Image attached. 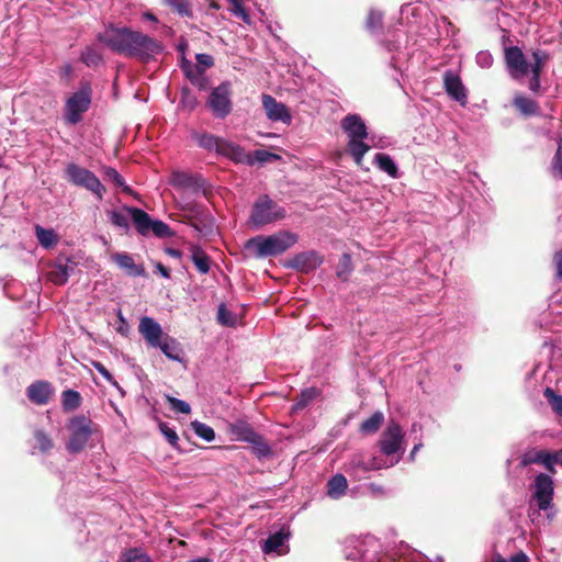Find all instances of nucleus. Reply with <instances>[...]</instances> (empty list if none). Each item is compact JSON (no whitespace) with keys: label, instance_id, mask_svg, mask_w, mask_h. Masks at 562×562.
Returning a JSON list of instances; mask_svg holds the SVG:
<instances>
[{"label":"nucleus","instance_id":"c756f323","mask_svg":"<svg viewBox=\"0 0 562 562\" xmlns=\"http://www.w3.org/2000/svg\"><path fill=\"white\" fill-rule=\"evenodd\" d=\"M364 138L349 139L348 151L357 166H361L364 155L370 150V146L363 142Z\"/></svg>","mask_w":562,"mask_h":562},{"label":"nucleus","instance_id":"09e8293b","mask_svg":"<svg viewBox=\"0 0 562 562\" xmlns=\"http://www.w3.org/2000/svg\"><path fill=\"white\" fill-rule=\"evenodd\" d=\"M150 231L153 232V234L156 237H159V238H166V237H170L172 235L170 227L165 222L159 221V220H156V221L153 220Z\"/></svg>","mask_w":562,"mask_h":562},{"label":"nucleus","instance_id":"f8f14e48","mask_svg":"<svg viewBox=\"0 0 562 562\" xmlns=\"http://www.w3.org/2000/svg\"><path fill=\"white\" fill-rule=\"evenodd\" d=\"M506 68L514 79H520L529 71V64L518 46L506 47L504 50Z\"/></svg>","mask_w":562,"mask_h":562},{"label":"nucleus","instance_id":"cd10ccee","mask_svg":"<svg viewBox=\"0 0 562 562\" xmlns=\"http://www.w3.org/2000/svg\"><path fill=\"white\" fill-rule=\"evenodd\" d=\"M155 348H159L162 353L170 360L179 362L182 360L179 342L168 335H165V337L160 340V346H156Z\"/></svg>","mask_w":562,"mask_h":562},{"label":"nucleus","instance_id":"a18cd8bd","mask_svg":"<svg viewBox=\"0 0 562 562\" xmlns=\"http://www.w3.org/2000/svg\"><path fill=\"white\" fill-rule=\"evenodd\" d=\"M543 394L553 412L562 416V395L557 394L551 387H547Z\"/></svg>","mask_w":562,"mask_h":562},{"label":"nucleus","instance_id":"e2e57ef3","mask_svg":"<svg viewBox=\"0 0 562 562\" xmlns=\"http://www.w3.org/2000/svg\"><path fill=\"white\" fill-rule=\"evenodd\" d=\"M555 276L558 279H562V249L557 251L554 255Z\"/></svg>","mask_w":562,"mask_h":562},{"label":"nucleus","instance_id":"f03ea898","mask_svg":"<svg viewBox=\"0 0 562 562\" xmlns=\"http://www.w3.org/2000/svg\"><path fill=\"white\" fill-rule=\"evenodd\" d=\"M345 557L359 562H429L418 552H409L395 559L394 555L384 553L380 540L371 535L347 540Z\"/></svg>","mask_w":562,"mask_h":562},{"label":"nucleus","instance_id":"6e6d98bb","mask_svg":"<svg viewBox=\"0 0 562 562\" xmlns=\"http://www.w3.org/2000/svg\"><path fill=\"white\" fill-rule=\"evenodd\" d=\"M198 63V71L202 74L206 68H210L214 65V59L211 55L200 53L195 56Z\"/></svg>","mask_w":562,"mask_h":562},{"label":"nucleus","instance_id":"338daca9","mask_svg":"<svg viewBox=\"0 0 562 562\" xmlns=\"http://www.w3.org/2000/svg\"><path fill=\"white\" fill-rule=\"evenodd\" d=\"M510 562H530L526 553L519 552L510 558Z\"/></svg>","mask_w":562,"mask_h":562},{"label":"nucleus","instance_id":"dca6fc26","mask_svg":"<svg viewBox=\"0 0 562 562\" xmlns=\"http://www.w3.org/2000/svg\"><path fill=\"white\" fill-rule=\"evenodd\" d=\"M323 262L322 257L314 250L304 251L295 255L288 263V267L302 272H308L316 269Z\"/></svg>","mask_w":562,"mask_h":562},{"label":"nucleus","instance_id":"a19ab883","mask_svg":"<svg viewBox=\"0 0 562 562\" xmlns=\"http://www.w3.org/2000/svg\"><path fill=\"white\" fill-rule=\"evenodd\" d=\"M196 142L199 146L207 149V150H215L218 154V148L221 143L224 142V139L215 137L211 134L204 133L196 137Z\"/></svg>","mask_w":562,"mask_h":562},{"label":"nucleus","instance_id":"7ed1b4c3","mask_svg":"<svg viewBox=\"0 0 562 562\" xmlns=\"http://www.w3.org/2000/svg\"><path fill=\"white\" fill-rule=\"evenodd\" d=\"M297 243V235L281 231L269 236H256L247 240L245 247L252 250L258 258L274 257L291 248Z\"/></svg>","mask_w":562,"mask_h":562},{"label":"nucleus","instance_id":"412c9836","mask_svg":"<svg viewBox=\"0 0 562 562\" xmlns=\"http://www.w3.org/2000/svg\"><path fill=\"white\" fill-rule=\"evenodd\" d=\"M533 463L542 464L550 472H554V462L550 452L543 450L530 451L521 457L520 465L522 468Z\"/></svg>","mask_w":562,"mask_h":562},{"label":"nucleus","instance_id":"603ef678","mask_svg":"<svg viewBox=\"0 0 562 562\" xmlns=\"http://www.w3.org/2000/svg\"><path fill=\"white\" fill-rule=\"evenodd\" d=\"M233 5L232 12L235 16L241 19L245 23H250V16L244 8L243 0H228Z\"/></svg>","mask_w":562,"mask_h":562},{"label":"nucleus","instance_id":"2eb2a0df","mask_svg":"<svg viewBox=\"0 0 562 562\" xmlns=\"http://www.w3.org/2000/svg\"><path fill=\"white\" fill-rule=\"evenodd\" d=\"M138 331L150 347L160 346V340L165 337L162 328L153 317L144 316L138 324Z\"/></svg>","mask_w":562,"mask_h":562},{"label":"nucleus","instance_id":"8fccbe9b","mask_svg":"<svg viewBox=\"0 0 562 562\" xmlns=\"http://www.w3.org/2000/svg\"><path fill=\"white\" fill-rule=\"evenodd\" d=\"M165 2L180 15L190 16L192 14L188 0H165Z\"/></svg>","mask_w":562,"mask_h":562},{"label":"nucleus","instance_id":"4be33fe9","mask_svg":"<svg viewBox=\"0 0 562 562\" xmlns=\"http://www.w3.org/2000/svg\"><path fill=\"white\" fill-rule=\"evenodd\" d=\"M124 211L131 215L133 223L140 235L146 236L150 232L153 220L145 211L134 206H125Z\"/></svg>","mask_w":562,"mask_h":562},{"label":"nucleus","instance_id":"de8ad7c7","mask_svg":"<svg viewBox=\"0 0 562 562\" xmlns=\"http://www.w3.org/2000/svg\"><path fill=\"white\" fill-rule=\"evenodd\" d=\"M165 397L173 412L181 414H189L191 412V407L186 401L179 400L171 395H165Z\"/></svg>","mask_w":562,"mask_h":562},{"label":"nucleus","instance_id":"4468645a","mask_svg":"<svg viewBox=\"0 0 562 562\" xmlns=\"http://www.w3.org/2000/svg\"><path fill=\"white\" fill-rule=\"evenodd\" d=\"M443 86L447 94L458 101L461 105L468 102L467 89L463 86L461 78L452 70H447L443 74Z\"/></svg>","mask_w":562,"mask_h":562},{"label":"nucleus","instance_id":"6ab92c4d","mask_svg":"<svg viewBox=\"0 0 562 562\" xmlns=\"http://www.w3.org/2000/svg\"><path fill=\"white\" fill-rule=\"evenodd\" d=\"M341 128L349 139L367 138L368 131L364 121L358 114H348L341 121Z\"/></svg>","mask_w":562,"mask_h":562},{"label":"nucleus","instance_id":"2f4dec72","mask_svg":"<svg viewBox=\"0 0 562 562\" xmlns=\"http://www.w3.org/2000/svg\"><path fill=\"white\" fill-rule=\"evenodd\" d=\"M80 59L88 67H98L103 60L101 48L97 45L87 46L82 50Z\"/></svg>","mask_w":562,"mask_h":562},{"label":"nucleus","instance_id":"a211bd4d","mask_svg":"<svg viewBox=\"0 0 562 562\" xmlns=\"http://www.w3.org/2000/svg\"><path fill=\"white\" fill-rule=\"evenodd\" d=\"M53 393L54 389L47 381H36L32 383L26 390L29 400L37 405H46L49 402Z\"/></svg>","mask_w":562,"mask_h":562},{"label":"nucleus","instance_id":"c03bdc74","mask_svg":"<svg viewBox=\"0 0 562 562\" xmlns=\"http://www.w3.org/2000/svg\"><path fill=\"white\" fill-rule=\"evenodd\" d=\"M352 270L351 257L349 254H342L337 265L336 273L341 280H347Z\"/></svg>","mask_w":562,"mask_h":562},{"label":"nucleus","instance_id":"1a4fd4ad","mask_svg":"<svg viewBox=\"0 0 562 562\" xmlns=\"http://www.w3.org/2000/svg\"><path fill=\"white\" fill-rule=\"evenodd\" d=\"M400 458H396L395 460H391V462L387 463L385 460L381 458H366L362 454H355L347 465V471L355 479L362 480L366 477L368 472L392 467L396 464Z\"/></svg>","mask_w":562,"mask_h":562},{"label":"nucleus","instance_id":"680f3d73","mask_svg":"<svg viewBox=\"0 0 562 562\" xmlns=\"http://www.w3.org/2000/svg\"><path fill=\"white\" fill-rule=\"evenodd\" d=\"M394 37L395 40L392 41V42H386L384 43V47L389 50V52H393V50H400L401 48V45H402V37H403V34H400V33H396L394 34Z\"/></svg>","mask_w":562,"mask_h":562},{"label":"nucleus","instance_id":"5fc2aeb1","mask_svg":"<svg viewBox=\"0 0 562 562\" xmlns=\"http://www.w3.org/2000/svg\"><path fill=\"white\" fill-rule=\"evenodd\" d=\"M159 429L161 431V434L165 436V438L167 439V441L173 447V448H177L178 447V440H179V437L176 432L175 429L170 428L168 426V424L166 423H160L159 424Z\"/></svg>","mask_w":562,"mask_h":562},{"label":"nucleus","instance_id":"864d4df0","mask_svg":"<svg viewBox=\"0 0 562 562\" xmlns=\"http://www.w3.org/2000/svg\"><path fill=\"white\" fill-rule=\"evenodd\" d=\"M382 19L383 15L380 11L371 10L366 22L367 29L370 30L371 32L376 31L382 24Z\"/></svg>","mask_w":562,"mask_h":562},{"label":"nucleus","instance_id":"5701e85b","mask_svg":"<svg viewBox=\"0 0 562 562\" xmlns=\"http://www.w3.org/2000/svg\"><path fill=\"white\" fill-rule=\"evenodd\" d=\"M113 261L128 276L132 277H144L145 269L140 265H136L133 257L126 252H116L113 255Z\"/></svg>","mask_w":562,"mask_h":562},{"label":"nucleus","instance_id":"aec40b11","mask_svg":"<svg viewBox=\"0 0 562 562\" xmlns=\"http://www.w3.org/2000/svg\"><path fill=\"white\" fill-rule=\"evenodd\" d=\"M76 263L68 257H58L56 265L49 271V280L55 284H64L74 272Z\"/></svg>","mask_w":562,"mask_h":562},{"label":"nucleus","instance_id":"ea45409f","mask_svg":"<svg viewBox=\"0 0 562 562\" xmlns=\"http://www.w3.org/2000/svg\"><path fill=\"white\" fill-rule=\"evenodd\" d=\"M514 104L525 115H532L538 109V105L533 100L522 95L515 97Z\"/></svg>","mask_w":562,"mask_h":562},{"label":"nucleus","instance_id":"6e6552de","mask_svg":"<svg viewBox=\"0 0 562 562\" xmlns=\"http://www.w3.org/2000/svg\"><path fill=\"white\" fill-rule=\"evenodd\" d=\"M90 103L91 88L89 85H85L68 98L65 106L66 122L71 125L80 122L82 114L88 111Z\"/></svg>","mask_w":562,"mask_h":562},{"label":"nucleus","instance_id":"69168bd1","mask_svg":"<svg viewBox=\"0 0 562 562\" xmlns=\"http://www.w3.org/2000/svg\"><path fill=\"white\" fill-rule=\"evenodd\" d=\"M529 88L530 90L532 91H538L539 88H540V75H532L531 79H530V85H529Z\"/></svg>","mask_w":562,"mask_h":562},{"label":"nucleus","instance_id":"473e14b6","mask_svg":"<svg viewBox=\"0 0 562 562\" xmlns=\"http://www.w3.org/2000/svg\"><path fill=\"white\" fill-rule=\"evenodd\" d=\"M35 234L40 245L46 249L54 247L58 241V237L53 229L36 225Z\"/></svg>","mask_w":562,"mask_h":562},{"label":"nucleus","instance_id":"c9c22d12","mask_svg":"<svg viewBox=\"0 0 562 562\" xmlns=\"http://www.w3.org/2000/svg\"><path fill=\"white\" fill-rule=\"evenodd\" d=\"M318 395V391L315 387L305 389L301 392L299 398L292 406V411L297 412L305 408L311 402H313Z\"/></svg>","mask_w":562,"mask_h":562},{"label":"nucleus","instance_id":"0eeeda50","mask_svg":"<svg viewBox=\"0 0 562 562\" xmlns=\"http://www.w3.org/2000/svg\"><path fill=\"white\" fill-rule=\"evenodd\" d=\"M66 175L72 184L91 191L100 200L103 198L105 188L92 171L76 164H69L66 168Z\"/></svg>","mask_w":562,"mask_h":562},{"label":"nucleus","instance_id":"0e129e2a","mask_svg":"<svg viewBox=\"0 0 562 562\" xmlns=\"http://www.w3.org/2000/svg\"><path fill=\"white\" fill-rule=\"evenodd\" d=\"M155 268H156V271H157V272H158L162 278H165V279H169V278H170V271H169V269H168L166 266H164L162 263H160V262L156 263Z\"/></svg>","mask_w":562,"mask_h":562},{"label":"nucleus","instance_id":"9b49d317","mask_svg":"<svg viewBox=\"0 0 562 562\" xmlns=\"http://www.w3.org/2000/svg\"><path fill=\"white\" fill-rule=\"evenodd\" d=\"M207 104L216 117H226L232 111L229 82H222L214 88L209 97Z\"/></svg>","mask_w":562,"mask_h":562},{"label":"nucleus","instance_id":"20e7f679","mask_svg":"<svg viewBox=\"0 0 562 562\" xmlns=\"http://www.w3.org/2000/svg\"><path fill=\"white\" fill-rule=\"evenodd\" d=\"M286 211L279 203L273 201L268 194H262L254 202L248 223L254 229L273 224L283 220Z\"/></svg>","mask_w":562,"mask_h":562},{"label":"nucleus","instance_id":"c85d7f7f","mask_svg":"<svg viewBox=\"0 0 562 562\" xmlns=\"http://www.w3.org/2000/svg\"><path fill=\"white\" fill-rule=\"evenodd\" d=\"M374 162L381 171L387 173L391 178L397 179L400 177L397 165L390 155L379 153L374 156Z\"/></svg>","mask_w":562,"mask_h":562},{"label":"nucleus","instance_id":"e433bc0d","mask_svg":"<svg viewBox=\"0 0 562 562\" xmlns=\"http://www.w3.org/2000/svg\"><path fill=\"white\" fill-rule=\"evenodd\" d=\"M130 214L126 212L117 211V210H110L108 211V217L110 222L125 232L130 229Z\"/></svg>","mask_w":562,"mask_h":562},{"label":"nucleus","instance_id":"72a5a7b5","mask_svg":"<svg viewBox=\"0 0 562 562\" xmlns=\"http://www.w3.org/2000/svg\"><path fill=\"white\" fill-rule=\"evenodd\" d=\"M191 259L199 272L205 274L210 271V258L200 247L193 246L191 248Z\"/></svg>","mask_w":562,"mask_h":562},{"label":"nucleus","instance_id":"423d86ee","mask_svg":"<svg viewBox=\"0 0 562 562\" xmlns=\"http://www.w3.org/2000/svg\"><path fill=\"white\" fill-rule=\"evenodd\" d=\"M404 438L405 434L400 424L392 420L382 431L378 446L385 457H392V460L401 459L405 452Z\"/></svg>","mask_w":562,"mask_h":562},{"label":"nucleus","instance_id":"13d9d810","mask_svg":"<svg viewBox=\"0 0 562 562\" xmlns=\"http://www.w3.org/2000/svg\"><path fill=\"white\" fill-rule=\"evenodd\" d=\"M475 61L479 67L487 69L493 65V56L487 50H481L476 54Z\"/></svg>","mask_w":562,"mask_h":562},{"label":"nucleus","instance_id":"f704fd0d","mask_svg":"<svg viewBox=\"0 0 562 562\" xmlns=\"http://www.w3.org/2000/svg\"><path fill=\"white\" fill-rule=\"evenodd\" d=\"M61 404L65 411H75L81 405V395L75 390H66L61 394Z\"/></svg>","mask_w":562,"mask_h":562},{"label":"nucleus","instance_id":"393cba45","mask_svg":"<svg viewBox=\"0 0 562 562\" xmlns=\"http://www.w3.org/2000/svg\"><path fill=\"white\" fill-rule=\"evenodd\" d=\"M169 183L177 189H196L200 187V178L183 171H173Z\"/></svg>","mask_w":562,"mask_h":562},{"label":"nucleus","instance_id":"b1692460","mask_svg":"<svg viewBox=\"0 0 562 562\" xmlns=\"http://www.w3.org/2000/svg\"><path fill=\"white\" fill-rule=\"evenodd\" d=\"M290 538L289 529L282 528L281 530L270 535L268 539L263 542L262 551L266 554H270L273 552H281V548L285 546V542Z\"/></svg>","mask_w":562,"mask_h":562},{"label":"nucleus","instance_id":"39448f33","mask_svg":"<svg viewBox=\"0 0 562 562\" xmlns=\"http://www.w3.org/2000/svg\"><path fill=\"white\" fill-rule=\"evenodd\" d=\"M66 427L69 431V439L66 443V449L71 454L81 452L86 448L91 436L98 431L97 425L85 415L71 417Z\"/></svg>","mask_w":562,"mask_h":562},{"label":"nucleus","instance_id":"f257e3e1","mask_svg":"<svg viewBox=\"0 0 562 562\" xmlns=\"http://www.w3.org/2000/svg\"><path fill=\"white\" fill-rule=\"evenodd\" d=\"M97 40L111 50L143 63L154 60L165 48L160 41L126 26L109 25Z\"/></svg>","mask_w":562,"mask_h":562},{"label":"nucleus","instance_id":"f3484780","mask_svg":"<svg viewBox=\"0 0 562 562\" xmlns=\"http://www.w3.org/2000/svg\"><path fill=\"white\" fill-rule=\"evenodd\" d=\"M218 154L237 164H245L248 166L254 165V159L250 153H247L241 146L225 139L220 145Z\"/></svg>","mask_w":562,"mask_h":562},{"label":"nucleus","instance_id":"7c9ffc66","mask_svg":"<svg viewBox=\"0 0 562 562\" xmlns=\"http://www.w3.org/2000/svg\"><path fill=\"white\" fill-rule=\"evenodd\" d=\"M384 422V414L380 411L374 412L369 418L363 420L359 426V431L362 435L375 434Z\"/></svg>","mask_w":562,"mask_h":562},{"label":"nucleus","instance_id":"a878e982","mask_svg":"<svg viewBox=\"0 0 562 562\" xmlns=\"http://www.w3.org/2000/svg\"><path fill=\"white\" fill-rule=\"evenodd\" d=\"M231 431L238 440L258 443L260 436L245 422H236L231 425Z\"/></svg>","mask_w":562,"mask_h":562},{"label":"nucleus","instance_id":"052dcab7","mask_svg":"<svg viewBox=\"0 0 562 562\" xmlns=\"http://www.w3.org/2000/svg\"><path fill=\"white\" fill-rule=\"evenodd\" d=\"M93 368L112 385L119 386L114 376L110 373V371L100 362H93Z\"/></svg>","mask_w":562,"mask_h":562},{"label":"nucleus","instance_id":"37998d69","mask_svg":"<svg viewBox=\"0 0 562 562\" xmlns=\"http://www.w3.org/2000/svg\"><path fill=\"white\" fill-rule=\"evenodd\" d=\"M103 175L106 180L112 181L116 187L122 188L124 192H131V188L126 186L124 178L117 172L116 169L112 167H105L103 169Z\"/></svg>","mask_w":562,"mask_h":562},{"label":"nucleus","instance_id":"58836bf2","mask_svg":"<svg viewBox=\"0 0 562 562\" xmlns=\"http://www.w3.org/2000/svg\"><path fill=\"white\" fill-rule=\"evenodd\" d=\"M191 429L198 437L207 442H212L215 439V432L213 428L202 422L193 420L191 423Z\"/></svg>","mask_w":562,"mask_h":562},{"label":"nucleus","instance_id":"bf43d9fd","mask_svg":"<svg viewBox=\"0 0 562 562\" xmlns=\"http://www.w3.org/2000/svg\"><path fill=\"white\" fill-rule=\"evenodd\" d=\"M552 172L554 177L562 179V142L559 144L558 150L554 156Z\"/></svg>","mask_w":562,"mask_h":562},{"label":"nucleus","instance_id":"49530a36","mask_svg":"<svg viewBox=\"0 0 562 562\" xmlns=\"http://www.w3.org/2000/svg\"><path fill=\"white\" fill-rule=\"evenodd\" d=\"M532 58L533 63L529 66L531 74L541 75L542 67L548 58V54L546 52L537 49L532 53Z\"/></svg>","mask_w":562,"mask_h":562},{"label":"nucleus","instance_id":"ddd939ff","mask_svg":"<svg viewBox=\"0 0 562 562\" xmlns=\"http://www.w3.org/2000/svg\"><path fill=\"white\" fill-rule=\"evenodd\" d=\"M262 106L267 117L272 122H282L291 124L292 115L285 104L278 102L269 94H262Z\"/></svg>","mask_w":562,"mask_h":562},{"label":"nucleus","instance_id":"9d476101","mask_svg":"<svg viewBox=\"0 0 562 562\" xmlns=\"http://www.w3.org/2000/svg\"><path fill=\"white\" fill-rule=\"evenodd\" d=\"M532 499L537 503L539 510L548 512L552 508L554 484L550 475L540 473L535 477L532 485Z\"/></svg>","mask_w":562,"mask_h":562},{"label":"nucleus","instance_id":"4d7b16f0","mask_svg":"<svg viewBox=\"0 0 562 562\" xmlns=\"http://www.w3.org/2000/svg\"><path fill=\"white\" fill-rule=\"evenodd\" d=\"M217 321L222 325L231 326L234 324L232 313L226 308L225 304H221L217 311Z\"/></svg>","mask_w":562,"mask_h":562},{"label":"nucleus","instance_id":"79ce46f5","mask_svg":"<svg viewBox=\"0 0 562 562\" xmlns=\"http://www.w3.org/2000/svg\"><path fill=\"white\" fill-rule=\"evenodd\" d=\"M34 438L41 452L47 453L54 448L52 438L42 429L34 431Z\"/></svg>","mask_w":562,"mask_h":562},{"label":"nucleus","instance_id":"774afa93","mask_svg":"<svg viewBox=\"0 0 562 562\" xmlns=\"http://www.w3.org/2000/svg\"><path fill=\"white\" fill-rule=\"evenodd\" d=\"M553 462L554 464H561L562 465V449L552 453Z\"/></svg>","mask_w":562,"mask_h":562},{"label":"nucleus","instance_id":"4c0bfd02","mask_svg":"<svg viewBox=\"0 0 562 562\" xmlns=\"http://www.w3.org/2000/svg\"><path fill=\"white\" fill-rule=\"evenodd\" d=\"M120 562H151V560L143 549L131 548L122 554Z\"/></svg>","mask_w":562,"mask_h":562},{"label":"nucleus","instance_id":"bb28decb","mask_svg":"<svg viewBox=\"0 0 562 562\" xmlns=\"http://www.w3.org/2000/svg\"><path fill=\"white\" fill-rule=\"evenodd\" d=\"M327 495L331 499H339L346 494L348 483L342 474H335L327 482Z\"/></svg>","mask_w":562,"mask_h":562},{"label":"nucleus","instance_id":"3c124183","mask_svg":"<svg viewBox=\"0 0 562 562\" xmlns=\"http://www.w3.org/2000/svg\"><path fill=\"white\" fill-rule=\"evenodd\" d=\"M252 156V159H254V164L255 162H259V164H266V162H269V161H272V160H277L280 158L279 155L277 154H273V153H270L266 149H257L254 151V154H251Z\"/></svg>","mask_w":562,"mask_h":562}]
</instances>
